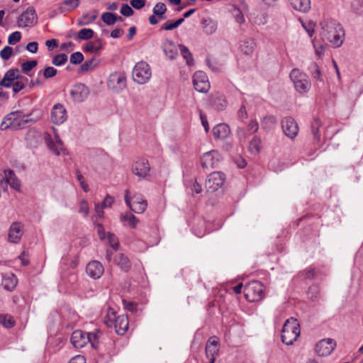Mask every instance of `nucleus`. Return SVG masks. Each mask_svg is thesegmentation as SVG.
Wrapping results in <instances>:
<instances>
[{
    "mask_svg": "<svg viewBox=\"0 0 363 363\" xmlns=\"http://www.w3.org/2000/svg\"><path fill=\"white\" fill-rule=\"evenodd\" d=\"M345 30L340 23L332 18H323L319 23V37L334 48H340L345 40Z\"/></svg>",
    "mask_w": 363,
    "mask_h": 363,
    "instance_id": "obj_1",
    "label": "nucleus"
},
{
    "mask_svg": "<svg viewBox=\"0 0 363 363\" xmlns=\"http://www.w3.org/2000/svg\"><path fill=\"white\" fill-rule=\"evenodd\" d=\"M28 115H25L22 111H16L7 114L0 124V129L4 130L8 128L16 130L24 128L27 123L31 121Z\"/></svg>",
    "mask_w": 363,
    "mask_h": 363,
    "instance_id": "obj_2",
    "label": "nucleus"
},
{
    "mask_svg": "<svg viewBox=\"0 0 363 363\" xmlns=\"http://www.w3.org/2000/svg\"><path fill=\"white\" fill-rule=\"evenodd\" d=\"M301 333L299 323L297 319L290 318L283 325L281 340L287 345H291L298 339Z\"/></svg>",
    "mask_w": 363,
    "mask_h": 363,
    "instance_id": "obj_3",
    "label": "nucleus"
},
{
    "mask_svg": "<svg viewBox=\"0 0 363 363\" xmlns=\"http://www.w3.org/2000/svg\"><path fill=\"white\" fill-rule=\"evenodd\" d=\"M127 86V78L123 72H114L110 74L107 80V87L113 93H121Z\"/></svg>",
    "mask_w": 363,
    "mask_h": 363,
    "instance_id": "obj_4",
    "label": "nucleus"
},
{
    "mask_svg": "<svg viewBox=\"0 0 363 363\" xmlns=\"http://www.w3.org/2000/svg\"><path fill=\"white\" fill-rule=\"evenodd\" d=\"M124 200L125 204L136 213H143L147 206V202L142 195L136 194L131 197L128 189L125 191Z\"/></svg>",
    "mask_w": 363,
    "mask_h": 363,
    "instance_id": "obj_5",
    "label": "nucleus"
},
{
    "mask_svg": "<svg viewBox=\"0 0 363 363\" xmlns=\"http://www.w3.org/2000/svg\"><path fill=\"white\" fill-rule=\"evenodd\" d=\"M290 78L296 90L302 94L307 92L311 88L308 77L298 69H294L290 73Z\"/></svg>",
    "mask_w": 363,
    "mask_h": 363,
    "instance_id": "obj_6",
    "label": "nucleus"
},
{
    "mask_svg": "<svg viewBox=\"0 0 363 363\" xmlns=\"http://www.w3.org/2000/svg\"><path fill=\"white\" fill-rule=\"evenodd\" d=\"M264 286L258 281H253L245 286L246 299L250 302L258 301L264 297Z\"/></svg>",
    "mask_w": 363,
    "mask_h": 363,
    "instance_id": "obj_7",
    "label": "nucleus"
},
{
    "mask_svg": "<svg viewBox=\"0 0 363 363\" xmlns=\"http://www.w3.org/2000/svg\"><path fill=\"white\" fill-rule=\"evenodd\" d=\"M152 76L151 69L148 64L140 62L135 65L133 70V80L140 84L147 83Z\"/></svg>",
    "mask_w": 363,
    "mask_h": 363,
    "instance_id": "obj_8",
    "label": "nucleus"
},
{
    "mask_svg": "<svg viewBox=\"0 0 363 363\" xmlns=\"http://www.w3.org/2000/svg\"><path fill=\"white\" fill-rule=\"evenodd\" d=\"M225 177L223 173L220 172H214L211 173L206 180L205 186L208 192H215L223 185Z\"/></svg>",
    "mask_w": 363,
    "mask_h": 363,
    "instance_id": "obj_9",
    "label": "nucleus"
},
{
    "mask_svg": "<svg viewBox=\"0 0 363 363\" xmlns=\"http://www.w3.org/2000/svg\"><path fill=\"white\" fill-rule=\"evenodd\" d=\"M281 128L284 135L294 140L298 135L299 128L296 121L291 116L284 118L281 121Z\"/></svg>",
    "mask_w": 363,
    "mask_h": 363,
    "instance_id": "obj_10",
    "label": "nucleus"
},
{
    "mask_svg": "<svg viewBox=\"0 0 363 363\" xmlns=\"http://www.w3.org/2000/svg\"><path fill=\"white\" fill-rule=\"evenodd\" d=\"M67 111L64 105L55 104L50 111V120L55 125H61L67 119Z\"/></svg>",
    "mask_w": 363,
    "mask_h": 363,
    "instance_id": "obj_11",
    "label": "nucleus"
},
{
    "mask_svg": "<svg viewBox=\"0 0 363 363\" xmlns=\"http://www.w3.org/2000/svg\"><path fill=\"white\" fill-rule=\"evenodd\" d=\"M89 93V87L82 83L74 84L70 90L71 97L76 103L84 101L88 98Z\"/></svg>",
    "mask_w": 363,
    "mask_h": 363,
    "instance_id": "obj_12",
    "label": "nucleus"
},
{
    "mask_svg": "<svg viewBox=\"0 0 363 363\" xmlns=\"http://www.w3.org/2000/svg\"><path fill=\"white\" fill-rule=\"evenodd\" d=\"M132 172L140 179L146 178L150 175V165L147 160L140 158L132 165Z\"/></svg>",
    "mask_w": 363,
    "mask_h": 363,
    "instance_id": "obj_13",
    "label": "nucleus"
},
{
    "mask_svg": "<svg viewBox=\"0 0 363 363\" xmlns=\"http://www.w3.org/2000/svg\"><path fill=\"white\" fill-rule=\"evenodd\" d=\"M37 22V16L33 7H28L18 18L17 23L20 28L33 26Z\"/></svg>",
    "mask_w": 363,
    "mask_h": 363,
    "instance_id": "obj_14",
    "label": "nucleus"
},
{
    "mask_svg": "<svg viewBox=\"0 0 363 363\" xmlns=\"http://www.w3.org/2000/svg\"><path fill=\"white\" fill-rule=\"evenodd\" d=\"M193 84L195 89L201 93L207 92L210 89V83L205 72L198 71L193 76Z\"/></svg>",
    "mask_w": 363,
    "mask_h": 363,
    "instance_id": "obj_15",
    "label": "nucleus"
},
{
    "mask_svg": "<svg viewBox=\"0 0 363 363\" xmlns=\"http://www.w3.org/2000/svg\"><path fill=\"white\" fill-rule=\"evenodd\" d=\"M45 141L49 150L55 155L59 156L62 152H65L63 143L57 133L55 134L54 138L50 134H46Z\"/></svg>",
    "mask_w": 363,
    "mask_h": 363,
    "instance_id": "obj_16",
    "label": "nucleus"
},
{
    "mask_svg": "<svg viewBox=\"0 0 363 363\" xmlns=\"http://www.w3.org/2000/svg\"><path fill=\"white\" fill-rule=\"evenodd\" d=\"M220 159L219 152L217 150H211L204 153L201 162L203 168H215L217 167Z\"/></svg>",
    "mask_w": 363,
    "mask_h": 363,
    "instance_id": "obj_17",
    "label": "nucleus"
},
{
    "mask_svg": "<svg viewBox=\"0 0 363 363\" xmlns=\"http://www.w3.org/2000/svg\"><path fill=\"white\" fill-rule=\"evenodd\" d=\"M23 234V225L19 222H13L9 228L8 240L10 242L18 243Z\"/></svg>",
    "mask_w": 363,
    "mask_h": 363,
    "instance_id": "obj_18",
    "label": "nucleus"
},
{
    "mask_svg": "<svg viewBox=\"0 0 363 363\" xmlns=\"http://www.w3.org/2000/svg\"><path fill=\"white\" fill-rule=\"evenodd\" d=\"M86 272L91 278L96 279L102 276L104 268L100 262L94 260L87 264Z\"/></svg>",
    "mask_w": 363,
    "mask_h": 363,
    "instance_id": "obj_19",
    "label": "nucleus"
},
{
    "mask_svg": "<svg viewBox=\"0 0 363 363\" xmlns=\"http://www.w3.org/2000/svg\"><path fill=\"white\" fill-rule=\"evenodd\" d=\"M19 72H20V71L17 68L11 69L8 70L5 73L1 81L0 82V86H4L6 88H9L11 86V84L13 82H15L14 81L16 79H24L23 77L20 76ZM25 79L26 80V78H25Z\"/></svg>",
    "mask_w": 363,
    "mask_h": 363,
    "instance_id": "obj_20",
    "label": "nucleus"
},
{
    "mask_svg": "<svg viewBox=\"0 0 363 363\" xmlns=\"http://www.w3.org/2000/svg\"><path fill=\"white\" fill-rule=\"evenodd\" d=\"M220 342L218 339L213 336L211 337L207 341L206 346V355L208 359L212 358L216 360V356L218 354Z\"/></svg>",
    "mask_w": 363,
    "mask_h": 363,
    "instance_id": "obj_21",
    "label": "nucleus"
},
{
    "mask_svg": "<svg viewBox=\"0 0 363 363\" xmlns=\"http://www.w3.org/2000/svg\"><path fill=\"white\" fill-rule=\"evenodd\" d=\"M87 334L82 330H75L71 336V342L76 348H82L89 342Z\"/></svg>",
    "mask_w": 363,
    "mask_h": 363,
    "instance_id": "obj_22",
    "label": "nucleus"
},
{
    "mask_svg": "<svg viewBox=\"0 0 363 363\" xmlns=\"http://www.w3.org/2000/svg\"><path fill=\"white\" fill-rule=\"evenodd\" d=\"M336 347V342L332 338L319 341V356H328Z\"/></svg>",
    "mask_w": 363,
    "mask_h": 363,
    "instance_id": "obj_23",
    "label": "nucleus"
},
{
    "mask_svg": "<svg viewBox=\"0 0 363 363\" xmlns=\"http://www.w3.org/2000/svg\"><path fill=\"white\" fill-rule=\"evenodd\" d=\"M213 135L216 140H225L228 138L230 133V128L226 123H219L213 128Z\"/></svg>",
    "mask_w": 363,
    "mask_h": 363,
    "instance_id": "obj_24",
    "label": "nucleus"
},
{
    "mask_svg": "<svg viewBox=\"0 0 363 363\" xmlns=\"http://www.w3.org/2000/svg\"><path fill=\"white\" fill-rule=\"evenodd\" d=\"M162 48L164 55L170 60H174L178 56V48L172 40H164Z\"/></svg>",
    "mask_w": 363,
    "mask_h": 363,
    "instance_id": "obj_25",
    "label": "nucleus"
},
{
    "mask_svg": "<svg viewBox=\"0 0 363 363\" xmlns=\"http://www.w3.org/2000/svg\"><path fill=\"white\" fill-rule=\"evenodd\" d=\"M113 327L118 335H124L128 328V316L125 315H118Z\"/></svg>",
    "mask_w": 363,
    "mask_h": 363,
    "instance_id": "obj_26",
    "label": "nucleus"
},
{
    "mask_svg": "<svg viewBox=\"0 0 363 363\" xmlns=\"http://www.w3.org/2000/svg\"><path fill=\"white\" fill-rule=\"evenodd\" d=\"M80 4V0H64L59 6L60 13H68L76 9Z\"/></svg>",
    "mask_w": 363,
    "mask_h": 363,
    "instance_id": "obj_27",
    "label": "nucleus"
},
{
    "mask_svg": "<svg viewBox=\"0 0 363 363\" xmlns=\"http://www.w3.org/2000/svg\"><path fill=\"white\" fill-rule=\"evenodd\" d=\"M17 283V278L12 273L6 274L3 277L2 285L7 291H12L16 288Z\"/></svg>",
    "mask_w": 363,
    "mask_h": 363,
    "instance_id": "obj_28",
    "label": "nucleus"
},
{
    "mask_svg": "<svg viewBox=\"0 0 363 363\" xmlns=\"http://www.w3.org/2000/svg\"><path fill=\"white\" fill-rule=\"evenodd\" d=\"M120 220L125 225L132 228H135L139 223V220L130 213H121Z\"/></svg>",
    "mask_w": 363,
    "mask_h": 363,
    "instance_id": "obj_29",
    "label": "nucleus"
},
{
    "mask_svg": "<svg viewBox=\"0 0 363 363\" xmlns=\"http://www.w3.org/2000/svg\"><path fill=\"white\" fill-rule=\"evenodd\" d=\"M4 179L7 184L10 185V186L16 190H18L20 189V183L17 179L14 172L12 170L8 169L4 171Z\"/></svg>",
    "mask_w": 363,
    "mask_h": 363,
    "instance_id": "obj_30",
    "label": "nucleus"
},
{
    "mask_svg": "<svg viewBox=\"0 0 363 363\" xmlns=\"http://www.w3.org/2000/svg\"><path fill=\"white\" fill-rule=\"evenodd\" d=\"M114 262L125 272L128 271L131 267L129 259L124 254L121 253L117 255L114 259Z\"/></svg>",
    "mask_w": 363,
    "mask_h": 363,
    "instance_id": "obj_31",
    "label": "nucleus"
},
{
    "mask_svg": "<svg viewBox=\"0 0 363 363\" xmlns=\"http://www.w3.org/2000/svg\"><path fill=\"white\" fill-rule=\"evenodd\" d=\"M202 27L203 31L207 35L213 34L217 30V23L211 18H205L202 21Z\"/></svg>",
    "mask_w": 363,
    "mask_h": 363,
    "instance_id": "obj_32",
    "label": "nucleus"
},
{
    "mask_svg": "<svg viewBox=\"0 0 363 363\" xmlns=\"http://www.w3.org/2000/svg\"><path fill=\"white\" fill-rule=\"evenodd\" d=\"M289 1L295 10L306 12L310 9V0H289Z\"/></svg>",
    "mask_w": 363,
    "mask_h": 363,
    "instance_id": "obj_33",
    "label": "nucleus"
},
{
    "mask_svg": "<svg viewBox=\"0 0 363 363\" xmlns=\"http://www.w3.org/2000/svg\"><path fill=\"white\" fill-rule=\"evenodd\" d=\"M262 148V140L260 138L254 136L249 144V151L252 155H257Z\"/></svg>",
    "mask_w": 363,
    "mask_h": 363,
    "instance_id": "obj_34",
    "label": "nucleus"
},
{
    "mask_svg": "<svg viewBox=\"0 0 363 363\" xmlns=\"http://www.w3.org/2000/svg\"><path fill=\"white\" fill-rule=\"evenodd\" d=\"M255 43L253 40L248 39L241 42L240 49L241 52L247 55H251L255 49Z\"/></svg>",
    "mask_w": 363,
    "mask_h": 363,
    "instance_id": "obj_35",
    "label": "nucleus"
},
{
    "mask_svg": "<svg viewBox=\"0 0 363 363\" xmlns=\"http://www.w3.org/2000/svg\"><path fill=\"white\" fill-rule=\"evenodd\" d=\"M277 123V119L274 116H267L264 117L261 121L262 128L269 130L272 129Z\"/></svg>",
    "mask_w": 363,
    "mask_h": 363,
    "instance_id": "obj_36",
    "label": "nucleus"
},
{
    "mask_svg": "<svg viewBox=\"0 0 363 363\" xmlns=\"http://www.w3.org/2000/svg\"><path fill=\"white\" fill-rule=\"evenodd\" d=\"M57 73V69H55L53 67L48 66V67H45L44 69L40 70L38 73V75L39 77L43 76V78L44 79H48L52 78L55 76H56Z\"/></svg>",
    "mask_w": 363,
    "mask_h": 363,
    "instance_id": "obj_37",
    "label": "nucleus"
},
{
    "mask_svg": "<svg viewBox=\"0 0 363 363\" xmlns=\"http://www.w3.org/2000/svg\"><path fill=\"white\" fill-rule=\"evenodd\" d=\"M117 319L116 311L109 308L104 318V323L108 328H112Z\"/></svg>",
    "mask_w": 363,
    "mask_h": 363,
    "instance_id": "obj_38",
    "label": "nucleus"
},
{
    "mask_svg": "<svg viewBox=\"0 0 363 363\" xmlns=\"http://www.w3.org/2000/svg\"><path fill=\"white\" fill-rule=\"evenodd\" d=\"M89 339V342L91 343V346L96 349L99 346V340L101 336V332L99 330H95L92 333H86Z\"/></svg>",
    "mask_w": 363,
    "mask_h": 363,
    "instance_id": "obj_39",
    "label": "nucleus"
},
{
    "mask_svg": "<svg viewBox=\"0 0 363 363\" xmlns=\"http://www.w3.org/2000/svg\"><path fill=\"white\" fill-rule=\"evenodd\" d=\"M179 48L180 50L182 57H184V59L186 60V64L189 66L193 65H194V59H193L192 55L190 52V51L189 50V49L183 45H179Z\"/></svg>",
    "mask_w": 363,
    "mask_h": 363,
    "instance_id": "obj_40",
    "label": "nucleus"
},
{
    "mask_svg": "<svg viewBox=\"0 0 363 363\" xmlns=\"http://www.w3.org/2000/svg\"><path fill=\"white\" fill-rule=\"evenodd\" d=\"M101 20L107 25H113L117 21L116 14L110 12L104 13L101 16Z\"/></svg>",
    "mask_w": 363,
    "mask_h": 363,
    "instance_id": "obj_41",
    "label": "nucleus"
},
{
    "mask_svg": "<svg viewBox=\"0 0 363 363\" xmlns=\"http://www.w3.org/2000/svg\"><path fill=\"white\" fill-rule=\"evenodd\" d=\"M94 33L91 28H82L78 32L77 37L79 40H89L94 36Z\"/></svg>",
    "mask_w": 363,
    "mask_h": 363,
    "instance_id": "obj_42",
    "label": "nucleus"
},
{
    "mask_svg": "<svg viewBox=\"0 0 363 363\" xmlns=\"http://www.w3.org/2000/svg\"><path fill=\"white\" fill-rule=\"evenodd\" d=\"M152 11L155 15L163 18L164 14L167 11V7L164 3L158 2L155 5Z\"/></svg>",
    "mask_w": 363,
    "mask_h": 363,
    "instance_id": "obj_43",
    "label": "nucleus"
},
{
    "mask_svg": "<svg viewBox=\"0 0 363 363\" xmlns=\"http://www.w3.org/2000/svg\"><path fill=\"white\" fill-rule=\"evenodd\" d=\"M0 324L6 328H10L14 325L15 321L9 315H0Z\"/></svg>",
    "mask_w": 363,
    "mask_h": 363,
    "instance_id": "obj_44",
    "label": "nucleus"
},
{
    "mask_svg": "<svg viewBox=\"0 0 363 363\" xmlns=\"http://www.w3.org/2000/svg\"><path fill=\"white\" fill-rule=\"evenodd\" d=\"M67 55L65 53L58 54L52 59V63L55 66H62L67 61Z\"/></svg>",
    "mask_w": 363,
    "mask_h": 363,
    "instance_id": "obj_45",
    "label": "nucleus"
},
{
    "mask_svg": "<svg viewBox=\"0 0 363 363\" xmlns=\"http://www.w3.org/2000/svg\"><path fill=\"white\" fill-rule=\"evenodd\" d=\"M79 213L84 217H87L89 213V206L86 200L82 199L79 203Z\"/></svg>",
    "mask_w": 363,
    "mask_h": 363,
    "instance_id": "obj_46",
    "label": "nucleus"
},
{
    "mask_svg": "<svg viewBox=\"0 0 363 363\" xmlns=\"http://www.w3.org/2000/svg\"><path fill=\"white\" fill-rule=\"evenodd\" d=\"M183 22H184V18H179L174 23L167 21L164 24L162 25V29H164L166 30H172L179 27Z\"/></svg>",
    "mask_w": 363,
    "mask_h": 363,
    "instance_id": "obj_47",
    "label": "nucleus"
},
{
    "mask_svg": "<svg viewBox=\"0 0 363 363\" xmlns=\"http://www.w3.org/2000/svg\"><path fill=\"white\" fill-rule=\"evenodd\" d=\"M37 65L38 62L35 60L24 62L21 65L22 71L28 74L32 69L35 67Z\"/></svg>",
    "mask_w": 363,
    "mask_h": 363,
    "instance_id": "obj_48",
    "label": "nucleus"
},
{
    "mask_svg": "<svg viewBox=\"0 0 363 363\" xmlns=\"http://www.w3.org/2000/svg\"><path fill=\"white\" fill-rule=\"evenodd\" d=\"M108 242L111 246V247L114 250H117L119 247V242L117 237L109 232L107 233L106 238Z\"/></svg>",
    "mask_w": 363,
    "mask_h": 363,
    "instance_id": "obj_49",
    "label": "nucleus"
},
{
    "mask_svg": "<svg viewBox=\"0 0 363 363\" xmlns=\"http://www.w3.org/2000/svg\"><path fill=\"white\" fill-rule=\"evenodd\" d=\"M302 26L304 28L306 31L308 33V35L310 37H312L315 28L316 26V24L315 22L311 21H307L306 22H302Z\"/></svg>",
    "mask_w": 363,
    "mask_h": 363,
    "instance_id": "obj_50",
    "label": "nucleus"
},
{
    "mask_svg": "<svg viewBox=\"0 0 363 363\" xmlns=\"http://www.w3.org/2000/svg\"><path fill=\"white\" fill-rule=\"evenodd\" d=\"M232 13L238 23L242 24L245 23V19L244 15L238 8H234L232 11Z\"/></svg>",
    "mask_w": 363,
    "mask_h": 363,
    "instance_id": "obj_51",
    "label": "nucleus"
},
{
    "mask_svg": "<svg viewBox=\"0 0 363 363\" xmlns=\"http://www.w3.org/2000/svg\"><path fill=\"white\" fill-rule=\"evenodd\" d=\"M98 16V11L96 10H94L90 13H86L82 15V18H84L85 22H89V25L92 23Z\"/></svg>",
    "mask_w": 363,
    "mask_h": 363,
    "instance_id": "obj_52",
    "label": "nucleus"
},
{
    "mask_svg": "<svg viewBox=\"0 0 363 363\" xmlns=\"http://www.w3.org/2000/svg\"><path fill=\"white\" fill-rule=\"evenodd\" d=\"M84 60V55L80 52H75L70 56V62L74 65L80 64Z\"/></svg>",
    "mask_w": 363,
    "mask_h": 363,
    "instance_id": "obj_53",
    "label": "nucleus"
},
{
    "mask_svg": "<svg viewBox=\"0 0 363 363\" xmlns=\"http://www.w3.org/2000/svg\"><path fill=\"white\" fill-rule=\"evenodd\" d=\"M21 33L19 31H15L9 35L8 43L10 45H15L21 40Z\"/></svg>",
    "mask_w": 363,
    "mask_h": 363,
    "instance_id": "obj_54",
    "label": "nucleus"
},
{
    "mask_svg": "<svg viewBox=\"0 0 363 363\" xmlns=\"http://www.w3.org/2000/svg\"><path fill=\"white\" fill-rule=\"evenodd\" d=\"M13 54V48L10 46H6L0 51V57L4 60H9Z\"/></svg>",
    "mask_w": 363,
    "mask_h": 363,
    "instance_id": "obj_55",
    "label": "nucleus"
},
{
    "mask_svg": "<svg viewBox=\"0 0 363 363\" xmlns=\"http://www.w3.org/2000/svg\"><path fill=\"white\" fill-rule=\"evenodd\" d=\"M237 134L240 142H245L250 133L247 128L240 127L237 130Z\"/></svg>",
    "mask_w": 363,
    "mask_h": 363,
    "instance_id": "obj_56",
    "label": "nucleus"
},
{
    "mask_svg": "<svg viewBox=\"0 0 363 363\" xmlns=\"http://www.w3.org/2000/svg\"><path fill=\"white\" fill-rule=\"evenodd\" d=\"M95 66H96V65L94 64V60L91 59V60H87L84 63H83L81 65L80 69H81V72H88L89 70L93 69Z\"/></svg>",
    "mask_w": 363,
    "mask_h": 363,
    "instance_id": "obj_57",
    "label": "nucleus"
},
{
    "mask_svg": "<svg viewBox=\"0 0 363 363\" xmlns=\"http://www.w3.org/2000/svg\"><path fill=\"white\" fill-rule=\"evenodd\" d=\"M246 99L242 101V104L238 111V116L240 120H245L247 118V112L246 110Z\"/></svg>",
    "mask_w": 363,
    "mask_h": 363,
    "instance_id": "obj_58",
    "label": "nucleus"
},
{
    "mask_svg": "<svg viewBox=\"0 0 363 363\" xmlns=\"http://www.w3.org/2000/svg\"><path fill=\"white\" fill-rule=\"evenodd\" d=\"M352 9L357 15H363V3L360 1H354L352 3Z\"/></svg>",
    "mask_w": 363,
    "mask_h": 363,
    "instance_id": "obj_59",
    "label": "nucleus"
},
{
    "mask_svg": "<svg viewBox=\"0 0 363 363\" xmlns=\"http://www.w3.org/2000/svg\"><path fill=\"white\" fill-rule=\"evenodd\" d=\"M121 13L124 16L129 17L133 14V10L128 4H123L121 8Z\"/></svg>",
    "mask_w": 363,
    "mask_h": 363,
    "instance_id": "obj_60",
    "label": "nucleus"
},
{
    "mask_svg": "<svg viewBox=\"0 0 363 363\" xmlns=\"http://www.w3.org/2000/svg\"><path fill=\"white\" fill-rule=\"evenodd\" d=\"M11 86L15 93H18L25 88V84L23 82L22 79H18V81L13 82Z\"/></svg>",
    "mask_w": 363,
    "mask_h": 363,
    "instance_id": "obj_61",
    "label": "nucleus"
},
{
    "mask_svg": "<svg viewBox=\"0 0 363 363\" xmlns=\"http://www.w3.org/2000/svg\"><path fill=\"white\" fill-rule=\"evenodd\" d=\"M97 233L100 238L101 240H104L106 238L107 233L105 232V230L104 228V226L101 223H97L96 225Z\"/></svg>",
    "mask_w": 363,
    "mask_h": 363,
    "instance_id": "obj_62",
    "label": "nucleus"
},
{
    "mask_svg": "<svg viewBox=\"0 0 363 363\" xmlns=\"http://www.w3.org/2000/svg\"><path fill=\"white\" fill-rule=\"evenodd\" d=\"M258 128H259V125H258L257 121L255 120L251 121L247 128L250 134L255 133V132L257 131Z\"/></svg>",
    "mask_w": 363,
    "mask_h": 363,
    "instance_id": "obj_63",
    "label": "nucleus"
},
{
    "mask_svg": "<svg viewBox=\"0 0 363 363\" xmlns=\"http://www.w3.org/2000/svg\"><path fill=\"white\" fill-rule=\"evenodd\" d=\"M101 50L100 46H96L94 43L89 42L85 46V50L93 53H96Z\"/></svg>",
    "mask_w": 363,
    "mask_h": 363,
    "instance_id": "obj_64",
    "label": "nucleus"
}]
</instances>
